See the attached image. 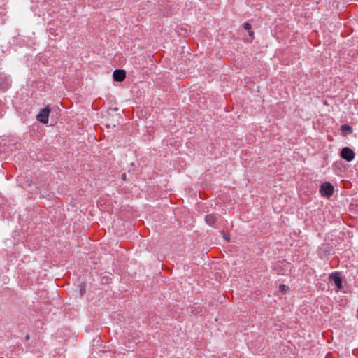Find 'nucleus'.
<instances>
[{"label": "nucleus", "instance_id": "nucleus-1", "mask_svg": "<svg viewBox=\"0 0 358 358\" xmlns=\"http://www.w3.org/2000/svg\"><path fill=\"white\" fill-rule=\"evenodd\" d=\"M334 191V187L330 182H325L320 186V193L324 197L329 198L333 195Z\"/></svg>", "mask_w": 358, "mask_h": 358}, {"label": "nucleus", "instance_id": "nucleus-2", "mask_svg": "<svg viewBox=\"0 0 358 358\" xmlns=\"http://www.w3.org/2000/svg\"><path fill=\"white\" fill-rule=\"evenodd\" d=\"M340 155L342 159H345L348 162H350L355 159V153L351 148L344 147L342 148Z\"/></svg>", "mask_w": 358, "mask_h": 358}, {"label": "nucleus", "instance_id": "nucleus-3", "mask_svg": "<svg viewBox=\"0 0 358 358\" xmlns=\"http://www.w3.org/2000/svg\"><path fill=\"white\" fill-rule=\"evenodd\" d=\"M50 110L48 108L42 109L37 115V120L41 123L47 124L48 122Z\"/></svg>", "mask_w": 358, "mask_h": 358}, {"label": "nucleus", "instance_id": "nucleus-4", "mask_svg": "<svg viewBox=\"0 0 358 358\" xmlns=\"http://www.w3.org/2000/svg\"><path fill=\"white\" fill-rule=\"evenodd\" d=\"M329 280H330V281H331L334 283L337 290H339L343 287L342 279L338 273H337V272L332 273L329 276Z\"/></svg>", "mask_w": 358, "mask_h": 358}, {"label": "nucleus", "instance_id": "nucleus-5", "mask_svg": "<svg viewBox=\"0 0 358 358\" xmlns=\"http://www.w3.org/2000/svg\"><path fill=\"white\" fill-rule=\"evenodd\" d=\"M113 80L117 82H122L125 79L126 71L124 69H116L113 73Z\"/></svg>", "mask_w": 358, "mask_h": 358}, {"label": "nucleus", "instance_id": "nucleus-6", "mask_svg": "<svg viewBox=\"0 0 358 358\" xmlns=\"http://www.w3.org/2000/svg\"><path fill=\"white\" fill-rule=\"evenodd\" d=\"M205 221L207 224L212 227H215L217 222V216L215 214H208L205 217Z\"/></svg>", "mask_w": 358, "mask_h": 358}, {"label": "nucleus", "instance_id": "nucleus-7", "mask_svg": "<svg viewBox=\"0 0 358 358\" xmlns=\"http://www.w3.org/2000/svg\"><path fill=\"white\" fill-rule=\"evenodd\" d=\"M341 131L347 134H350L352 132V128L348 124H343L341 126Z\"/></svg>", "mask_w": 358, "mask_h": 358}, {"label": "nucleus", "instance_id": "nucleus-8", "mask_svg": "<svg viewBox=\"0 0 358 358\" xmlns=\"http://www.w3.org/2000/svg\"><path fill=\"white\" fill-rule=\"evenodd\" d=\"M289 289V287L284 285V284H280L279 285V290L282 292H283L284 294L286 293V292Z\"/></svg>", "mask_w": 358, "mask_h": 358}, {"label": "nucleus", "instance_id": "nucleus-9", "mask_svg": "<svg viewBox=\"0 0 358 358\" xmlns=\"http://www.w3.org/2000/svg\"><path fill=\"white\" fill-rule=\"evenodd\" d=\"M243 27L245 30H250L251 29V24L248 22H245L243 24Z\"/></svg>", "mask_w": 358, "mask_h": 358}, {"label": "nucleus", "instance_id": "nucleus-10", "mask_svg": "<svg viewBox=\"0 0 358 358\" xmlns=\"http://www.w3.org/2000/svg\"><path fill=\"white\" fill-rule=\"evenodd\" d=\"M80 294L82 295L84 292H85V285H80Z\"/></svg>", "mask_w": 358, "mask_h": 358}, {"label": "nucleus", "instance_id": "nucleus-11", "mask_svg": "<svg viewBox=\"0 0 358 358\" xmlns=\"http://www.w3.org/2000/svg\"><path fill=\"white\" fill-rule=\"evenodd\" d=\"M248 34L250 36L252 37L254 36V32L252 31L248 30Z\"/></svg>", "mask_w": 358, "mask_h": 358}, {"label": "nucleus", "instance_id": "nucleus-12", "mask_svg": "<svg viewBox=\"0 0 358 358\" xmlns=\"http://www.w3.org/2000/svg\"><path fill=\"white\" fill-rule=\"evenodd\" d=\"M121 178H122V180H125L126 178H127L126 173H122Z\"/></svg>", "mask_w": 358, "mask_h": 358}, {"label": "nucleus", "instance_id": "nucleus-13", "mask_svg": "<svg viewBox=\"0 0 358 358\" xmlns=\"http://www.w3.org/2000/svg\"><path fill=\"white\" fill-rule=\"evenodd\" d=\"M224 238H225L226 240H229V237L226 234L224 235Z\"/></svg>", "mask_w": 358, "mask_h": 358}, {"label": "nucleus", "instance_id": "nucleus-14", "mask_svg": "<svg viewBox=\"0 0 358 358\" xmlns=\"http://www.w3.org/2000/svg\"><path fill=\"white\" fill-rule=\"evenodd\" d=\"M29 338V336H27L26 339L28 340Z\"/></svg>", "mask_w": 358, "mask_h": 358}, {"label": "nucleus", "instance_id": "nucleus-15", "mask_svg": "<svg viewBox=\"0 0 358 358\" xmlns=\"http://www.w3.org/2000/svg\"><path fill=\"white\" fill-rule=\"evenodd\" d=\"M0 358H3V357H0Z\"/></svg>", "mask_w": 358, "mask_h": 358}]
</instances>
